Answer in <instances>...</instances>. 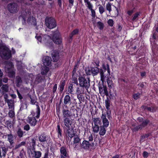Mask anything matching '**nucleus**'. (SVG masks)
Listing matches in <instances>:
<instances>
[{
	"label": "nucleus",
	"instance_id": "nucleus-1",
	"mask_svg": "<svg viewBox=\"0 0 158 158\" xmlns=\"http://www.w3.org/2000/svg\"><path fill=\"white\" fill-rule=\"evenodd\" d=\"M40 109L39 106L37 105L36 112L32 110L31 114L27 117V122L29 123L31 126H35L37 123V120L36 118L38 119L40 118Z\"/></svg>",
	"mask_w": 158,
	"mask_h": 158
},
{
	"label": "nucleus",
	"instance_id": "nucleus-2",
	"mask_svg": "<svg viewBox=\"0 0 158 158\" xmlns=\"http://www.w3.org/2000/svg\"><path fill=\"white\" fill-rule=\"evenodd\" d=\"M78 77L79 86L83 89L87 90L90 85V80L89 78L87 77L85 74L82 75L80 74Z\"/></svg>",
	"mask_w": 158,
	"mask_h": 158
},
{
	"label": "nucleus",
	"instance_id": "nucleus-3",
	"mask_svg": "<svg viewBox=\"0 0 158 158\" xmlns=\"http://www.w3.org/2000/svg\"><path fill=\"white\" fill-rule=\"evenodd\" d=\"M35 139H32L31 142L30 143L29 150L31 152V154L32 158H40L42 155L41 152L35 151V146L36 145Z\"/></svg>",
	"mask_w": 158,
	"mask_h": 158
},
{
	"label": "nucleus",
	"instance_id": "nucleus-4",
	"mask_svg": "<svg viewBox=\"0 0 158 158\" xmlns=\"http://www.w3.org/2000/svg\"><path fill=\"white\" fill-rule=\"evenodd\" d=\"M1 57L5 59H8L11 56L10 51L6 47L3 46L0 48Z\"/></svg>",
	"mask_w": 158,
	"mask_h": 158
},
{
	"label": "nucleus",
	"instance_id": "nucleus-5",
	"mask_svg": "<svg viewBox=\"0 0 158 158\" xmlns=\"http://www.w3.org/2000/svg\"><path fill=\"white\" fill-rule=\"evenodd\" d=\"M45 23L47 27L50 29H53L57 26L55 19L51 17H46L45 19Z\"/></svg>",
	"mask_w": 158,
	"mask_h": 158
},
{
	"label": "nucleus",
	"instance_id": "nucleus-6",
	"mask_svg": "<svg viewBox=\"0 0 158 158\" xmlns=\"http://www.w3.org/2000/svg\"><path fill=\"white\" fill-rule=\"evenodd\" d=\"M100 63V61L98 59L94 61V63L92 62V64L95 63L96 65V66L90 67L92 75L93 77L97 75L99 72V69L98 67L99 66Z\"/></svg>",
	"mask_w": 158,
	"mask_h": 158
},
{
	"label": "nucleus",
	"instance_id": "nucleus-7",
	"mask_svg": "<svg viewBox=\"0 0 158 158\" xmlns=\"http://www.w3.org/2000/svg\"><path fill=\"white\" fill-rule=\"evenodd\" d=\"M94 145V142L90 143L88 140H84L81 144V147L85 150L91 151V149H93Z\"/></svg>",
	"mask_w": 158,
	"mask_h": 158
},
{
	"label": "nucleus",
	"instance_id": "nucleus-8",
	"mask_svg": "<svg viewBox=\"0 0 158 158\" xmlns=\"http://www.w3.org/2000/svg\"><path fill=\"white\" fill-rule=\"evenodd\" d=\"M39 141L42 143L44 144L47 143L49 144L48 140L50 139L49 136L47 135L45 132H43L41 134H39L38 135Z\"/></svg>",
	"mask_w": 158,
	"mask_h": 158
},
{
	"label": "nucleus",
	"instance_id": "nucleus-9",
	"mask_svg": "<svg viewBox=\"0 0 158 158\" xmlns=\"http://www.w3.org/2000/svg\"><path fill=\"white\" fill-rule=\"evenodd\" d=\"M104 83L100 82L98 85L99 93L101 94H104L106 96H108L109 93L107 90V87Z\"/></svg>",
	"mask_w": 158,
	"mask_h": 158
},
{
	"label": "nucleus",
	"instance_id": "nucleus-10",
	"mask_svg": "<svg viewBox=\"0 0 158 158\" xmlns=\"http://www.w3.org/2000/svg\"><path fill=\"white\" fill-rule=\"evenodd\" d=\"M52 38L53 41L56 44L61 45L62 44V39L59 32L55 31L53 33Z\"/></svg>",
	"mask_w": 158,
	"mask_h": 158
},
{
	"label": "nucleus",
	"instance_id": "nucleus-11",
	"mask_svg": "<svg viewBox=\"0 0 158 158\" xmlns=\"http://www.w3.org/2000/svg\"><path fill=\"white\" fill-rule=\"evenodd\" d=\"M7 8L10 13H15L19 10L17 4L15 3H11L7 5Z\"/></svg>",
	"mask_w": 158,
	"mask_h": 158
},
{
	"label": "nucleus",
	"instance_id": "nucleus-12",
	"mask_svg": "<svg viewBox=\"0 0 158 158\" xmlns=\"http://www.w3.org/2000/svg\"><path fill=\"white\" fill-rule=\"evenodd\" d=\"M84 2L86 3V6L88 9L91 11V15L93 18H94L96 16V13L95 10L93 9V6L92 4L89 1V0H84Z\"/></svg>",
	"mask_w": 158,
	"mask_h": 158
},
{
	"label": "nucleus",
	"instance_id": "nucleus-13",
	"mask_svg": "<svg viewBox=\"0 0 158 158\" xmlns=\"http://www.w3.org/2000/svg\"><path fill=\"white\" fill-rule=\"evenodd\" d=\"M64 132L66 134V137L68 138L70 137L71 140L75 134L73 128H70V127H68L66 129H64Z\"/></svg>",
	"mask_w": 158,
	"mask_h": 158
},
{
	"label": "nucleus",
	"instance_id": "nucleus-14",
	"mask_svg": "<svg viewBox=\"0 0 158 158\" xmlns=\"http://www.w3.org/2000/svg\"><path fill=\"white\" fill-rule=\"evenodd\" d=\"M72 103L70 97L69 95H66L64 99V102L63 106L66 109H68V107L67 106L68 104H71Z\"/></svg>",
	"mask_w": 158,
	"mask_h": 158
},
{
	"label": "nucleus",
	"instance_id": "nucleus-15",
	"mask_svg": "<svg viewBox=\"0 0 158 158\" xmlns=\"http://www.w3.org/2000/svg\"><path fill=\"white\" fill-rule=\"evenodd\" d=\"M60 158H66L69 157V154L67 152V149L65 147L62 146L60 149Z\"/></svg>",
	"mask_w": 158,
	"mask_h": 158
},
{
	"label": "nucleus",
	"instance_id": "nucleus-16",
	"mask_svg": "<svg viewBox=\"0 0 158 158\" xmlns=\"http://www.w3.org/2000/svg\"><path fill=\"white\" fill-rule=\"evenodd\" d=\"M52 58L48 56H44L43 58V64L47 66H49L51 64Z\"/></svg>",
	"mask_w": 158,
	"mask_h": 158
},
{
	"label": "nucleus",
	"instance_id": "nucleus-17",
	"mask_svg": "<svg viewBox=\"0 0 158 158\" xmlns=\"http://www.w3.org/2000/svg\"><path fill=\"white\" fill-rule=\"evenodd\" d=\"M62 112L63 118H71L72 116L71 112L69 110L63 108Z\"/></svg>",
	"mask_w": 158,
	"mask_h": 158
},
{
	"label": "nucleus",
	"instance_id": "nucleus-18",
	"mask_svg": "<svg viewBox=\"0 0 158 158\" xmlns=\"http://www.w3.org/2000/svg\"><path fill=\"white\" fill-rule=\"evenodd\" d=\"M101 118L102 119V122L103 125L102 126L105 127L106 128L109 125V122L108 120L106 118V115L105 114H102Z\"/></svg>",
	"mask_w": 158,
	"mask_h": 158
},
{
	"label": "nucleus",
	"instance_id": "nucleus-19",
	"mask_svg": "<svg viewBox=\"0 0 158 158\" xmlns=\"http://www.w3.org/2000/svg\"><path fill=\"white\" fill-rule=\"evenodd\" d=\"M63 122L64 124V126L63 127L64 128L65 127L67 128L70 127L72 123L71 118H64Z\"/></svg>",
	"mask_w": 158,
	"mask_h": 158
},
{
	"label": "nucleus",
	"instance_id": "nucleus-20",
	"mask_svg": "<svg viewBox=\"0 0 158 158\" xmlns=\"http://www.w3.org/2000/svg\"><path fill=\"white\" fill-rule=\"evenodd\" d=\"M52 56L54 62H57L59 59V53L57 51L55 50L52 53Z\"/></svg>",
	"mask_w": 158,
	"mask_h": 158
},
{
	"label": "nucleus",
	"instance_id": "nucleus-21",
	"mask_svg": "<svg viewBox=\"0 0 158 158\" xmlns=\"http://www.w3.org/2000/svg\"><path fill=\"white\" fill-rule=\"evenodd\" d=\"M27 22L28 24L31 23L34 26H35L37 24L35 18L33 16L28 17L27 18Z\"/></svg>",
	"mask_w": 158,
	"mask_h": 158
},
{
	"label": "nucleus",
	"instance_id": "nucleus-22",
	"mask_svg": "<svg viewBox=\"0 0 158 158\" xmlns=\"http://www.w3.org/2000/svg\"><path fill=\"white\" fill-rule=\"evenodd\" d=\"M7 150V148H6L5 147L0 146V156H5Z\"/></svg>",
	"mask_w": 158,
	"mask_h": 158
},
{
	"label": "nucleus",
	"instance_id": "nucleus-23",
	"mask_svg": "<svg viewBox=\"0 0 158 158\" xmlns=\"http://www.w3.org/2000/svg\"><path fill=\"white\" fill-rule=\"evenodd\" d=\"M65 81L64 80L61 81L60 83L58 89H59V92L61 93H62L63 91L64 86L65 85Z\"/></svg>",
	"mask_w": 158,
	"mask_h": 158
},
{
	"label": "nucleus",
	"instance_id": "nucleus-24",
	"mask_svg": "<svg viewBox=\"0 0 158 158\" xmlns=\"http://www.w3.org/2000/svg\"><path fill=\"white\" fill-rule=\"evenodd\" d=\"M56 131L57 133L58 137L59 138H61L62 137V129L61 128L59 123L57 125Z\"/></svg>",
	"mask_w": 158,
	"mask_h": 158
},
{
	"label": "nucleus",
	"instance_id": "nucleus-25",
	"mask_svg": "<svg viewBox=\"0 0 158 158\" xmlns=\"http://www.w3.org/2000/svg\"><path fill=\"white\" fill-rule=\"evenodd\" d=\"M102 69L104 72H106V70L107 71L109 75L110 73V66L108 63H107L106 65L105 64V63L102 64Z\"/></svg>",
	"mask_w": 158,
	"mask_h": 158
},
{
	"label": "nucleus",
	"instance_id": "nucleus-26",
	"mask_svg": "<svg viewBox=\"0 0 158 158\" xmlns=\"http://www.w3.org/2000/svg\"><path fill=\"white\" fill-rule=\"evenodd\" d=\"M79 32V30L77 29L74 30L71 33L69 34V37L70 39L72 40L73 35L77 34Z\"/></svg>",
	"mask_w": 158,
	"mask_h": 158
},
{
	"label": "nucleus",
	"instance_id": "nucleus-27",
	"mask_svg": "<svg viewBox=\"0 0 158 158\" xmlns=\"http://www.w3.org/2000/svg\"><path fill=\"white\" fill-rule=\"evenodd\" d=\"M105 128H106L105 127L102 126H100L99 134L100 136H103L105 134L106 130Z\"/></svg>",
	"mask_w": 158,
	"mask_h": 158
},
{
	"label": "nucleus",
	"instance_id": "nucleus-28",
	"mask_svg": "<svg viewBox=\"0 0 158 158\" xmlns=\"http://www.w3.org/2000/svg\"><path fill=\"white\" fill-rule=\"evenodd\" d=\"M9 109H14V101L12 100H8L7 101Z\"/></svg>",
	"mask_w": 158,
	"mask_h": 158
},
{
	"label": "nucleus",
	"instance_id": "nucleus-29",
	"mask_svg": "<svg viewBox=\"0 0 158 158\" xmlns=\"http://www.w3.org/2000/svg\"><path fill=\"white\" fill-rule=\"evenodd\" d=\"M150 122V120L148 119H146L143 120L142 123L140 124L142 129L147 126Z\"/></svg>",
	"mask_w": 158,
	"mask_h": 158
},
{
	"label": "nucleus",
	"instance_id": "nucleus-30",
	"mask_svg": "<svg viewBox=\"0 0 158 158\" xmlns=\"http://www.w3.org/2000/svg\"><path fill=\"white\" fill-rule=\"evenodd\" d=\"M93 122L94 125H100L102 124L101 119L99 118H94L93 119Z\"/></svg>",
	"mask_w": 158,
	"mask_h": 158
},
{
	"label": "nucleus",
	"instance_id": "nucleus-31",
	"mask_svg": "<svg viewBox=\"0 0 158 158\" xmlns=\"http://www.w3.org/2000/svg\"><path fill=\"white\" fill-rule=\"evenodd\" d=\"M105 106L106 109H110V101L108 98H107L105 100Z\"/></svg>",
	"mask_w": 158,
	"mask_h": 158
},
{
	"label": "nucleus",
	"instance_id": "nucleus-32",
	"mask_svg": "<svg viewBox=\"0 0 158 158\" xmlns=\"http://www.w3.org/2000/svg\"><path fill=\"white\" fill-rule=\"evenodd\" d=\"M74 140L73 141V144H76L79 143L81 141V139L79 138L78 135H75L74 136Z\"/></svg>",
	"mask_w": 158,
	"mask_h": 158
},
{
	"label": "nucleus",
	"instance_id": "nucleus-33",
	"mask_svg": "<svg viewBox=\"0 0 158 158\" xmlns=\"http://www.w3.org/2000/svg\"><path fill=\"white\" fill-rule=\"evenodd\" d=\"M42 70L41 72L42 74L46 75L49 71V68L48 67L45 66L42 68Z\"/></svg>",
	"mask_w": 158,
	"mask_h": 158
},
{
	"label": "nucleus",
	"instance_id": "nucleus-34",
	"mask_svg": "<svg viewBox=\"0 0 158 158\" xmlns=\"http://www.w3.org/2000/svg\"><path fill=\"white\" fill-rule=\"evenodd\" d=\"M8 87L9 86L8 84H5L2 85V89L3 94L8 91L9 90Z\"/></svg>",
	"mask_w": 158,
	"mask_h": 158
},
{
	"label": "nucleus",
	"instance_id": "nucleus-35",
	"mask_svg": "<svg viewBox=\"0 0 158 158\" xmlns=\"http://www.w3.org/2000/svg\"><path fill=\"white\" fill-rule=\"evenodd\" d=\"M92 128L93 132L95 133H97L99 131L100 127L98 125H94V126L92 127Z\"/></svg>",
	"mask_w": 158,
	"mask_h": 158
},
{
	"label": "nucleus",
	"instance_id": "nucleus-36",
	"mask_svg": "<svg viewBox=\"0 0 158 158\" xmlns=\"http://www.w3.org/2000/svg\"><path fill=\"white\" fill-rule=\"evenodd\" d=\"M97 27L100 30H102L104 27V23L100 22L98 21L97 22Z\"/></svg>",
	"mask_w": 158,
	"mask_h": 158
},
{
	"label": "nucleus",
	"instance_id": "nucleus-37",
	"mask_svg": "<svg viewBox=\"0 0 158 158\" xmlns=\"http://www.w3.org/2000/svg\"><path fill=\"white\" fill-rule=\"evenodd\" d=\"M8 76L9 77L12 78L15 77V73L12 69L7 70Z\"/></svg>",
	"mask_w": 158,
	"mask_h": 158
},
{
	"label": "nucleus",
	"instance_id": "nucleus-38",
	"mask_svg": "<svg viewBox=\"0 0 158 158\" xmlns=\"http://www.w3.org/2000/svg\"><path fill=\"white\" fill-rule=\"evenodd\" d=\"M13 66V64L12 62L8 61L6 65V68L7 69V70L12 69Z\"/></svg>",
	"mask_w": 158,
	"mask_h": 158
},
{
	"label": "nucleus",
	"instance_id": "nucleus-39",
	"mask_svg": "<svg viewBox=\"0 0 158 158\" xmlns=\"http://www.w3.org/2000/svg\"><path fill=\"white\" fill-rule=\"evenodd\" d=\"M140 97L141 94L139 92L134 94H133L132 95L133 98L135 100H137L139 98H140Z\"/></svg>",
	"mask_w": 158,
	"mask_h": 158
},
{
	"label": "nucleus",
	"instance_id": "nucleus-40",
	"mask_svg": "<svg viewBox=\"0 0 158 158\" xmlns=\"http://www.w3.org/2000/svg\"><path fill=\"white\" fill-rule=\"evenodd\" d=\"M107 82L108 87L109 88L112 87V86L113 85V82L111 77H107Z\"/></svg>",
	"mask_w": 158,
	"mask_h": 158
},
{
	"label": "nucleus",
	"instance_id": "nucleus-41",
	"mask_svg": "<svg viewBox=\"0 0 158 158\" xmlns=\"http://www.w3.org/2000/svg\"><path fill=\"white\" fill-rule=\"evenodd\" d=\"M106 114L107 117L110 120V119H112V117L111 116V110L110 109H107Z\"/></svg>",
	"mask_w": 158,
	"mask_h": 158
},
{
	"label": "nucleus",
	"instance_id": "nucleus-42",
	"mask_svg": "<svg viewBox=\"0 0 158 158\" xmlns=\"http://www.w3.org/2000/svg\"><path fill=\"white\" fill-rule=\"evenodd\" d=\"M142 129L141 126L139 124L134 128H132L131 130L133 132H135L138 131L139 130H142Z\"/></svg>",
	"mask_w": 158,
	"mask_h": 158
},
{
	"label": "nucleus",
	"instance_id": "nucleus-43",
	"mask_svg": "<svg viewBox=\"0 0 158 158\" xmlns=\"http://www.w3.org/2000/svg\"><path fill=\"white\" fill-rule=\"evenodd\" d=\"M73 85L72 84H70L68 88V92L70 94H73Z\"/></svg>",
	"mask_w": 158,
	"mask_h": 158
},
{
	"label": "nucleus",
	"instance_id": "nucleus-44",
	"mask_svg": "<svg viewBox=\"0 0 158 158\" xmlns=\"http://www.w3.org/2000/svg\"><path fill=\"white\" fill-rule=\"evenodd\" d=\"M8 140L9 141L10 144H12L13 143V136L11 135H7Z\"/></svg>",
	"mask_w": 158,
	"mask_h": 158
},
{
	"label": "nucleus",
	"instance_id": "nucleus-45",
	"mask_svg": "<svg viewBox=\"0 0 158 158\" xmlns=\"http://www.w3.org/2000/svg\"><path fill=\"white\" fill-rule=\"evenodd\" d=\"M72 79L73 81V83L77 85L78 84V83L77 78L75 76L72 75Z\"/></svg>",
	"mask_w": 158,
	"mask_h": 158
},
{
	"label": "nucleus",
	"instance_id": "nucleus-46",
	"mask_svg": "<svg viewBox=\"0 0 158 158\" xmlns=\"http://www.w3.org/2000/svg\"><path fill=\"white\" fill-rule=\"evenodd\" d=\"M5 123L6 125L7 126V127L9 129L11 128L12 126V124L11 122V121L7 120L6 121Z\"/></svg>",
	"mask_w": 158,
	"mask_h": 158
},
{
	"label": "nucleus",
	"instance_id": "nucleus-47",
	"mask_svg": "<svg viewBox=\"0 0 158 158\" xmlns=\"http://www.w3.org/2000/svg\"><path fill=\"white\" fill-rule=\"evenodd\" d=\"M141 12L140 11H138L136 12L133 16V17L132 19V20L133 21H134L138 17V16H139Z\"/></svg>",
	"mask_w": 158,
	"mask_h": 158
},
{
	"label": "nucleus",
	"instance_id": "nucleus-48",
	"mask_svg": "<svg viewBox=\"0 0 158 158\" xmlns=\"http://www.w3.org/2000/svg\"><path fill=\"white\" fill-rule=\"evenodd\" d=\"M85 74L87 76H90L92 75L91 71V68H89L88 69L85 70Z\"/></svg>",
	"mask_w": 158,
	"mask_h": 158
},
{
	"label": "nucleus",
	"instance_id": "nucleus-49",
	"mask_svg": "<svg viewBox=\"0 0 158 158\" xmlns=\"http://www.w3.org/2000/svg\"><path fill=\"white\" fill-rule=\"evenodd\" d=\"M106 8L107 10L109 11V12H110L111 10V4L109 2L108 3H107L106 5Z\"/></svg>",
	"mask_w": 158,
	"mask_h": 158
},
{
	"label": "nucleus",
	"instance_id": "nucleus-50",
	"mask_svg": "<svg viewBox=\"0 0 158 158\" xmlns=\"http://www.w3.org/2000/svg\"><path fill=\"white\" fill-rule=\"evenodd\" d=\"M99 11L101 14H102L105 11V9L102 6H100L99 7Z\"/></svg>",
	"mask_w": 158,
	"mask_h": 158
},
{
	"label": "nucleus",
	"instance_id": "nucleus-51",
	"mask_svg": "<svg viewBox=\"0 0 158 158\" xmlns=\"http://www.w3.org/2000/svg\"><path fill=\"white\" fill-rule=\"evenodd\" d=\"M13 109H11V110H10L8 113L9 116L11 118L13 117L15 115L14 112L13 110Z\"/></svg>",
	"mask_w": 158,
	"mask_h": 158
},
{
	"label": "nucleus",
	"instance_id": "nucleus-52",
	"mask_svg": "<svg viewBox=\"0 0 158 158\" xmlns=\"http://www.w3.org/2000/svg\"><path fill=\"white\" fill-rule=\"evenodd\" d=\"M107 23L110 27H112L114 25V21L112 19H109L107 21Z\"/></svg>",
	"mask_w": 158,
	"mask_h": 158
},
{
	"label": "nucleus",
	"instance_id": "nucleus-53",
	"mask_svg": "<svg viewBox=\"0 0 158 158\" xmlns=\"http://www.w3.org/2000/svg\"><path fill=\"white\" fill-rule=\"evenodd\" d=\"M145 110H146L150 112H152L153 111L151 110V107H148L147 106H142Z\"/></svg>",
	"mask_w": 158,
	"mask_h": 158
},
{
	"label": "nucleus",
	"instance_id": "nucleus-54",
	"mask_svg": "<svg viewBox=\"0 0 158 158\" xmlns=\"http://www.w3.org/2000/svg\"><path fill=\"white\" fill-rule=\"evenodd\" d=\"M100 76V80L101 81V83H104V81H105V78L106 77V76L104 74Z\"/></svg>",
	"mask_w": 158,
	"mask_h": 158
},
{
	"label": "nucleus",
	"instance_id": "nucleus-55",
	"mask_svg": "<svg viewBox=\"0 0 158 158\" xmlns=\"http://www.w3.org/2000/svg\"><path fill=\"white\" fill-rule=\"evenodd\" d=\"M76 93L77 94V98H79V96H81L82 93L80 90L79 89V88H78L76 91Z\"/></svg>",
	"mask_w": 158,
	"mask_h": 158
},
{
	"label": "nucleus",
	"instance_id": "nucleus-56",
	"mask_svg": "<svg viewBox=\"0 0 158 158\" xmlns=\"http://www.w3.org/2000/svg\"><path fill=\"white\" fill-rule=\"evenodd\" d=\"M16 80V85L17 86L19 87L20 86V77H17Z\"/></svg>",
	"mask_w": 158,
	"mask_h": 158
},
{
	"label": "nucleus",
	"instance_id": "nucleus-57",
	"mask_svg": "<svg viewBox=\"0 0 158 158\" xmlns=\"http://www.w3.org/2000/svg\"><path fill=\"white\" fill-rule=\"evenodd\" d=\"M149 156V153L146 151H144L143 153V156L144 158H147Z\"/></svg>",
	"mask_w": 158,
	"mask_h": 158
},
{
	"label": "nucleus",
	"instance_id": "nucleus-58",
	"mask_svg": "<svg viewBox=\"0 0 158 158\" xmlns=\"http://www.w3.org/2000/svg\"><path fill=\"white\" fill-rule=\"evenodd\" d=\"M49 153L48 149L44 153V156L43 158H49L48 156Z\"/></svg>",
	"mask_w": 158,
	"mask_h": 158
},
{
	"label": "nucleus",
	"instance_id": "nucleus-59",
	"mask_svg": "<svg viewBox=\"0 0 158 158\" xmlns=\"http://www.w3.org/2000/svg\"><path fill=\"white\" fill-rule=\"evenodd\" d=\"M57 89V84H55L52 88V92L54 94L56 91Z\"/></svg>",
	"mask_w": 158,
	"mask_h": 158
},
{
	"label": "nucleus",
	"instance_id": "nucleus-60",
	"mask_svg": "<svg viewBox=\"0 0 158 158\" xmlns=\"http://www.w3.org/2000/svg\"><path fill=\"white\" fill-rule=\"evenodd\" d=\"M87 139H88V141H89V142L93 141V135L91 134L89 136Z\"/></svg>",
	"mask_w": 158,
	"mask_h": 158
},
{
	"label": "nucleus",
	"instance_id": "nucleus-61",
	"mask_svg": "<svg viewBox=\"0 0 158 158\" xmlns=\"http://www.w3.org/2000/svg\"><path fill=\"white\" fill-rule=\"evenodd\" d=\"M3 74V73L2 71H1V70H0V87L2 85V77Z\"/></svg>",
	"mask_w": 158,
	"mask_h": 158
},
{
	"label": "nucleus",
	"instance_id": "nucleus-62",
	"mask_svg": "<svg viewBox=\"0 0 158 158\" xmlns=\"http://www.w3.org/2000/svg\"><path fill=\"white\" fill-rule=\"evenodd\" d=\"M30 128V126L28 124H26L24 127V129L27 131H28Z\"/></svg>",
	"mask_w": 158,
	"mask_h": 158
},
{
	"label": "nucleus",
	"instance_id": "nucleus-63",
	"mask_svg": "<svg viewBox=\"0 0 158 158\" xmlns=\"http://www.w3.org/2000/svg\"><path fill=\"white\" fill-rule=\"evenodd\" d=\"M35 38L38 40V41L41 42L42 40V37L40 36H37V35L35 36Z\"/></svg>",
	"mask_w": 158,
	"mask_h": 158
},
{
	"label": "nucleus",
	"instance_id": "nucleus-64",
	"mask_svg": "<svg viewBox=\"0 0 158 158\" xmlns=\"http://www.w3.org/2000/svg\"><path fill=\"white\" fill-rule=\"evenodd\" d=\"M141 76L142 77H146V73L145 72H140Z\"/></svg>",
	"mask_w": 158,
	"mask_h": 158
}]
</instances>
